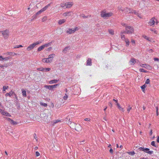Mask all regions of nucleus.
<instances>
[{"label":"nucleus","instance_id":"1","mask_svg":"<svg viewBox=\"0 0 159 159\" xmlns=\"http://www.w3.org/2000/svg\"><path fill=\"white\" fill-rule=\"evenodd\" d=\"M125 30L121 31L120 32L121 34H130L133 33L134 32V29L133 27L125 25Z\"/></svg>","mask_w":159,"mask_h":159},{"label":"nucleus","instance_id":"2","mask_svg":"<svg viewBox=\"0 0 159 159\" xmlns=\"http://www.w3.org/2000/svg\"><path fill=\"white\" fill-rule=\"evenodd\" d=\"M101 16L104 18L108 17L112 15V13L110 12L107 13L105 10H103L101 12Z\"/></svg>","mask_w":159,"mask_h":159},{"label":"nucleus","instance_id":"3","mask_svg":"<svg viewBox=\"0 0 159 159\" xmlns=\"http://www.w3.org/2000/svg\"><path fill=\"white\" fill-rule=\"evenodd\" d=\"M139 149L140 151H143L150 155L152 154L153 152L152 151H150V149L147 148H144L143 147H140L139 148Z\"/></svg>","mask_w":159,"mask_h":159},{"label":"nucleus","instance_id":"4","mask_svg":"<svg viewBox=\"0 0 159 159\" xmlns=\"http://www.w3.org/2000/svg\"><path fill=\"white\" fill-rule=\"evenodd\" d=\"M41 42L38 41L36 43H33L32 44L30 45L29 46H28L27 47V50L28 51H30V50H31L32 49H33L36 45L39 44Z\"/></svg>","mask_w":159,"mask_h":159},{"label":"nucleus","instance_id":"5","mask_svg":"<svg viewBox=\"0 0 159 159\" xmlns=\"http://www.w3.org/2000/svg\"><path fill=\"white\" fill-rule=\"evenodd\" d=\"M2 34L3 35L4 38L5 39L7 38L8 36H9V30H6L4 31H2Z\"/></svg>","mask_w":159,"mask_h":159},{"label":"nucleus","instance_id":"6","mask_svg":"<svg viewBox=\"0 0 159 159\" xmlns=\"http://www.w3.org/2000/svg\"><path fill=\"white\" fill-rule=\"evenodd\" d=\"M76 30V29H69L67 31L66 33L69 34H71L74 33Z\"/></svg>","mask_w":159,"mask_h":159},{"label":"nucleus","instance_id":"7","mask_svg":"<svg viewBox=\"0 0 159 159\" xmlns=\"http://www.w3.org/2000/svg\"><path fill=\"white\" fill-rule=\"evenodd\" d=\"M92 60L91 58H89L87 61L86 65L87 66L92 65Z\"/></svg>","mask_w":159,"mask_h":159},{"label":"nucleus","instance_id":"8","mask_svg":"<svg viewBox=\"0 0 159 159\" xmlns=\"http://www.w3.org/2000/svg\"><path fill=\"white\" fill-rule=\"evenodd\" d=\"M155 18L153 17L152 18L151 20L150 21L148 22V24L151 25H154L155 21L154 20Z\"/></svg>","mask_w":159,"mask_h":159},{"label":"nucleus","instance_id":"9","mask_svg":"<svg viewBox=\"0 0 159 159\" xmlns=\"http://www.w3.org/2000/svg\"><path fill=\"white\" fill-rule=\"evenodd\" d=\"M121 10L122 11H125L128 13H131V9L127 7H126L124 8L123 10Z\"/></svg>","mask_w":159,"mask_h":159},{"label":"nucleus","instance_id":"10","mask_svg":"<svg viewBox=\"0 0 159 159\" xmlns=\"http://www.w3.org/2000/svg\"><path fill=\"white\" fill-rule=\"evenodd\" d=\"M73 5V3L72 2H67L66 3V8H70Z\"/></svg>","mask_w":159,"mask_h":159},{"label":"nucleus","instance_id":"11","mask_svg":"<svg viewBox=\"0 0 159 159\" xmlns=\"http://www.w3.org/2000/svg\"><path fill=\"white\" fill-rule=\"evenodd\" d=\"M2 111V113L3 115L6 116H11V115L7 112L3 110H1Z\"/></svg>","mask_w":159,"mask_h":159},{"label":"nucleus","instance_id":"12","mask_svg":"<svg viewBox=\"0 0 159 159\" xmlns=\"http://www.w3.org/2000/svg\"><path fill=\"white\" fill-rule=\"evenodd\" d=\"M15 94V95L16 96V98H17L16 97V95L15 94V93L13 91H11V92H9V93H6L5 94V95H6V96H9L10 97H11V96L12 95V94Z\"/></svg>","mask_w":159,"mask_h":159},{"label":"nucleus","instance_id":"13","mask_svg":"<svg viewBox=\"0 0 159 159\" xmlns=\"http://www.w3.org/2000/svg\"><path fill=\"white\" fill-rule=\"evenodd\" d=\"M141 66L143 67H144L147 69H149L151 68V66L146 64H142L141 65Z\"/></svg>","mask_w":159,"mask_h":159},{"label":"nucleus","instance_id":"14","mask_svg":"<svg viewBox=\"0 0 159 159\" xmlns=\"http://www.w3.org/2000/svg\"><path fill=\"white\" fill-rule=\"evenodd\" d=\"M72 13L71 12H67L64 13L63 14V16H70L71 15Z\"/></svg>","mask_w":159,"mask_h":159},{"label":"nucleus","instance_id":"15","mask_svg":"<svg viewBox=\"0 0 159 159\" xmlns=\"http://www.w3.org/2000/svg\"><path fill=\"white\" fill-rule=\"evenodd\" d=\"M70 49V47L67 46L65 47L63 50V52L65 53H66L67 51L68 50Z\"/></svg>","mask_w":159,"mask_h":159},{"label":"nucleus","instance_id":"16","mask_svg":"<svg viewBox=\"0 0 159 159\" xmlns=\"http://www.w3.org/2000/svg\"><path fill=\"white\" fill-rule=\"evenodd\" d=\"M59 80H50L49 81V83L50 84H52L54 83H56Z\"/></svg>","mask_w":159,"mask_h":159},{"label":"nucleus","instance_id":"17","mask_svg":"<svg viewBox=\"0 0 159 159\" xmlns=\"http://www.w3.org/2000/svg\"><path fill=\"white\" fill-rule=\"evenodd\" d=\"M50 4H49L47 5L44 7L41 10L42 12L45 11L47 9V8L50 6Z\"/></svg>","mask_w":159,"mask_h":159},{"label":"nucleus","instance_id":"18","mask_svg":"<svg viewBox=\"0 0 159 159\" xmlns=\"http://www.w3.org/2000/svg\"><path fill=\"white\" fill-rule=\"evenodd\" d=\"M55 56V55L54 54H52L48 56V59H50V60H52V61L53 58Z\"/></svg>","mask_w":159,"mask_h":159},{"label":"nucleus","instance_id":"19","mask_svg":"<svg viewBox=\"0 0 159 159\" xmlns=\"http://www.w3.org/2000/svg\"><path fill=\"white\" fill-rule=\"evenodd\" d=\"M66 20L64 19L59 20L58 21V24L59 25H61L66 22Z\"/></svg>","mask_w":159,"mask_h":159},{"label":"nucleus","instance_id":"20","mask_svg":"<svg viewBox=\"0 0 159 159\" xmlns=\"http://www.w3.org/2000/svg\"><path fill=\"white\" fill-rule=\"evenodd\" d=\"M136 59L135 58H131L130 61V62H131V64H134L136 62Z\"/></svg>","mask_w":159,"mask_h":159},{"label":"nucleus","instance_id":"21","mask_svg":"<svg viewBox=\"0 0 159 159\" xmlns=\"http://www.w3.org/2000/svg\"><path fill=\"white\" fill-rule=\"evenodd\" d=\"M8 66V65L7 64H4L3 65L0 64V67L4 69V67H7Z\"/></svg>","mask_w":159,"mask_h":159},{"label":"nucleus","instance_id":"22","mask_svg":"<svg viewBox=\"0 0 159 159\" xmlns=\"http://www.w3.org/2000/svg\"><path fill=\"white\" fill-rule=\"evenodd\" d=\"M125 42L126 43V46L128 47L129 44V39H126L125 40Z\"/></svg>","mask_w":159,"mask_h":159},{"label":"nucleus","instance_id":"23","mask_svg":"<svg viewBox=\"0 0 159 159\" xmlns=\"http://www.w3.org/2000/svg\"><path fill=\"white\" fill-rule=\"evenodd\" d=\"M21 90L22 91V95L24 97H26V92L23 89H22Z\"/></svg>","mask_w":159,"mask_h":159},{"label":"nucleus","instance_id":"24","mask_svg":"<svg viewBox=\"0 0 159 159\" xmlns=\"http://www.w3.org/2000/svg\"><path fill=\"white\" fill-rule=\"evenodd\" d=\"M51 85H45L44 87L46 89L51 90L52 89V87H51Z\"/></svg>","mask_w":159,"mask_h":159},{"label":"nucleus","instance_id":"25","mask_svg":"<svg viewBox=\"0 0 159 159\" xmlns=\"http://www.w3.org/2000/svg\"><path fill=\"white\" fill-rule=\"evenodd\" d=\"M44 48V47L43 45L41 46L38 48L37 51L38 52H39L42 50Z\"/></svg>","mask_w":159,"mask_h":159},{"label":"nucleus","instance_id":"26","mask_svg":"<svg viewBox=\"0 0 159 159\" xmlns=\"http://www.w3.org/2000/svg\"><path fill=\"white\" fill-rule=\"evenodd\" d=\"M80 16L81 17H83L84 18H88L89 17H90L91 16L88 15L87 16H85L83 14H82L80 15Z\"/></svg>","mask_w":159,"mask_h":159},{"label":"nucleus","instance_id":"27","mask_svg":"<svg viewBox=\"0 0 159 159\" xmlns=\"http://www.w3.org/2000/svg\"><path fill=\"white\" fill-rule=\"evenodd\" d=\"M8 54L9 55L12 56H13L14 55H17V54H16V53H15L12 52H8Z\"/></svg>","mask_w":159,"mask_h":159},{"label":"nucleus","instance_id":"28","mask_svg":"<svg viewBox=\"0 0 159 159\" xmlns=\"http://www.w3.org/2000/svg\"><path fill=\"white\" fill-rule=\"evenodd\" d=\"M121 39L123 41H125L126 39L124 35L121 34L120 35Z\"/></svg>","mask_w":159,"mask_h":159},{"label":"nucleus","instance_id":"29","mask_svg":"<svg viewBox=\"0 0 159 159\" xmlns=\"http://www.w3.org/2000/svg\"><path fill=\"white\" fill-rule=\"evenodd\" d=\"M51 43H52V42H51L49 43H48L45 44L44 45H43L44 48L45 47H47L49 46H50L51 45Z\"/></svg>","mask_w":159,"mask_h":159},{"label":"nucleus","instance_id":"30","mask_svg":"<svg viewBox=\"0 0 159 159\" xmlns=\"http://www.w3.org/2000/svg\"><path fill=\"white\" fill-rule=\"evenodd\" d=\"M11 124H13V125H17L18 124V123L17 122L13 121L12 120L11 121Z\"/></svg>","mask_w":159,"mask_h":159},{"label":"nucleus","instance_id":"31","mask_svg":"<svg viewBox=\"0 0 159 159\" xmlns=\"http://www.w3.org/2000/svg\"><path fill=\"white\" fill-rule=\"evenodd\" d=\"M128 153L129 155H130L131 156H133V155H134L135 154V153L134 152V151H132V152H128Z\"/></svg>","mask_w":159,"mask_h":159},{"label":"nucleus","instance_id":"32","mask_svg":"<svg viewBox=\"0 0 159 159\" xmlns=\"http://www.w3.org/2000/svg\"><path fill=\"white\" fill-rule=\"evenodd\" d=\"M38 70L41 71L42 72H44V68L43 67L39 68L37 69Z\"/></svg>","mask_w":159,"mask_h":159},{"label":"nucleus","instance_id":"33","mask_svg":"<svg viewBox=\"0 0 159 159\" xmlns=\"http://www.w3.org/2000/svg\"><path fill=\"white\" fill-rule=\"evenodd\" d=\"M8 86H4L3 87V91H5V90L7 89V88H8Z\"/></svg>","mask_w":159,"mask_h":159},{"label":"nucleus","instance_id":"34","mask_svg":"<svg viewBox=\"0 0 159 159\" xmlns=\"http://www.w3.org/2000/svg\"><path fill=\"white\" fill-rule=\"evenodd\" d=\"M139 70L141 72H143L144 73H146L147 72L146 70H145L143 68L140 69Z\"/></svg>","mask_w":159,"mask_h":159},{"label":"nucleus","instance_id":"35","mask_svg":"<svg viewBox=\"0 0 159 159\" xmlns=\"http://www.w3.org/2000/svg\"><path fill=\"white\" fill-rule=\"evenodd\" d=\"M51 69L50 68H45V69L44 68V72L49 71L51 70Z\"/></svg>","mask_w":159,"mask_h":159},{"label":"nucleus","instance_id":"36","mask_svg":"<svg viewBox=\"0 0 159 159\" xmlns=\"http://www.w3.org/2000/svg\"><path fill=\"white\" fill-rule=\"evenodd\" d=\"M146 86L145 85V84H144L141 87V89L143 90V92L144 91V89Z\"/></svg>","mask_w":159,"mask_h":159},{"label":"nucleus","instance_id":"37","mask_svg":"<svg viewBox=\"0 0 159 159\" xmlns=\"http://www.w3.org/2000/svg\"><path fill=\"white\" fill-rule=\"evenodd\" d=\"M58 85H59L58 84H54L53 85H52L51 86V87H52V89H53V88H56L57 87V86H58Z\"/></svg>","mask_w":159,"mask_h":159},{"label":"nucleus","instance_id":"38","mask_svg":"<svg viewBox=\"0 0 159 159\" xmlns=\"http://www.w3.org/2000/svg\"><path fill=\"white\" fill-rule=\"evenodd\" d=\"M66 3H65L64 4H61V7H63L64 8H66Z\"/></svg>","mask_w":159,"mask_h":159},{"label":"nucleus","instance_id":"39","mask_svg":"<svg viewBox=\"0 0 159 159\" xmlns=\"http://www.w3.org/2000/svg\"><path fill=\"white\" fill-rule=\"evenodd\" d=\"M41 105L45 107H46L47 106V104L46 103H43V102H41V103H40Z\"/></svg>","mask_w":159,"mask_h":159},{"label":"nucleus","instance_id":"40","mask_svg":"<svg viewBox=\"0 0 159 159\" xmlns=\"http://www.w3.org/2000/svg\"><path fill=\"white\" fill-rule=\"evenodd\" d=\"M68 96L66 94H65V95L63 97V99L64 100H66L67 99Z\"/></svg>","mask_w":159,"mask_h":159},{"label":"nucleus","instance_id":"41","mask_svg":"<svg viewBox=\"0 0 159 159\" xmlns=\"http://www.w3.org/2000/svg\"><path fill=\"white\" fill-rule=\"evenodd\" d=\"M23 47V46L22 45H16V46H15V47H14V48H19L20 47Z\"/></svg>","mask_w":159,"mask_h":159},{"label":"nucleus","instance_id":"42","mask_svg":"<svg viewBox=\"0 0 159 159\" xmlns=\"http://www.w3.org/2000/svg\"><path fill=\"white\" fill-rule=\"evenodd\" d=\"M151 145L153 146L156 147L155 144V142L153 141L151 143Z\"/></svg>","mask_w":159,"mask_h":159},{"label":"nucleus","instance_id":"43","mask_svg":"<svg viewBox=\"0 0 159 159\" xmlns=\"http://www.w3.org/2000/svg\"><path fill=\"white\" fill-rule=\"evenodd\" d=\"M109 32L110 34H114V31L112 30H109Z\"/></svg>","mask_w":159,"mask_h":159},{"label":"nucleus","instance_id":"44","mask_svg":"<svg viewBox=\"0 0 159 159\" xmlns=\"http://www.w3.org/2000/svg\"><path fill=\"white\" fill-rule=\"evenodd\" d=\"M34 139H35L36 140V141H37L38 139L37 138V137L36 136V134L34 133Z\"/></svg>","mask_w":159,"mask_h":159},{"label":"nucleus","instance_id":"45","mask_svg":"<svg viewBox=\"0 0 159 159\" xmlns=\"http://www.w3.org/2000/svg\"><path fill=\"white\" fill-rule=\"evenodd\" d=\"M42 61L43 62H47V59L46 58H44L42 60Z\"/></svg>","mask_w":159,"mask_h":159},{"label":"nucleus","instance_id":"46","mask_svg":"<svg viewBox=\"0 0 159 159\" xmlns=\"http://www.w3.org/2000/svg\"><path fill=\"white\" fill-rule=\"evenodd\" d=\"M150 82V80L149 79H147L145 82V84H148Z\"/></svg>","mask_w":159,"mask_h":159},{"label":"nucleus","instance_id":"47","mask_svg":"<svg viewBox=\"0 0 159 159\" xmlns=\"http://www.w3.org/2000/svg\"><path fill=\"white\" fill-rule=\"evenodd\" d=\"M42 11L41 10H40V11H38V12H37L36 13V15H39V14H40L41 13H42Z\"/></svg>","mask_w":159,"mask_h":159},{"label":"nucleus","instance_id":"48","mask_svg":"<svg viewBox=\"0 0 159 159\" xmlns=\"http://www.w3.org/2000/svg\"><path fill=\"white\" fill-rule=\"evenodd\" d=\"M0 61H4V58L2 56H0Z\"/></svg>","mask_w":159,"mask_h":159},{"label":"nucleus","instance_id":"49","mask_svg":"<svg viewBox=\"0 0 159 159\" xmlns=\"http://www.w3.org/2000/svg\"><path fill=\"white\" fill-rule=\"evenodd\" d=\"M35 155L36 157H38L40 155V153L38 152H35Z\"/></svg>","mask_w":159,"mask_h":159},{"label":"nucleus","instance_id":"50","mask_svg":"<svg viewBox=\"0 0 159 159\" xmlns=\"http://www.w3.org/2000/svg\"><path fill=\"white\" fill-rule=\"evenodd\" d=\"M10 58H11V57H6L4 58V61H6L8 59H10Z\"/></svg>","mask_w":159,"mask_h":159},{"label":"nucleus","instance_id":"51","mask_svg":"<svg viewBox=\"0 0 159 159\" xmlns=\"http://www.w3.org/2000/svg\"><path fill=\"white\" fill-rule=\"evenodd\" d=\"M47 59V63H48V62H51L52 61V60H50V59H48V58H46Z\"/></svg>","mask_w":159,"mask_h":159},{"label":"nucleus","instance_id":"52","mask_svg":"<svg viewBox=\"0 0 159 159\" xmlns=\"http://www.w3.org/2000/svg\"><path fill=\"white\" fill-rule=\"evenodd\" d=\"M154 61H159V59L157 58H154Z\"/></svg>","mask_w":159,"mask_h":159},{"label":"nucleus","instance_id":"53","mask_svg":"<svg viewBox=\"0 0 159 159\" xmlns=\"http://www.w3.org/2000/svg\"><path fill=\"white\" fill-rule=\"evenodd\" d=\"M129 108L127 109V111L129 112L130 110L132 108L131 107H130L129 106Z\"/></svg>","mask_w":159,"mask_h":159},{"label":"nucleus","instance_id":"54","mask_svg":"<svg viewBox=\"0 0 159 159\" xmlns=\"http://www.w3.org/2000/svg\"><path fill=\"white\" fill-rule=\"evenodd\" d=\"M84 120L86 121H90V119L89 118H86Z\"/></svg>","mask_w":159,"mask_h":159},{"label":"nucleus","instance_id":"55","mask_svg":"<svg viewBox=\"0 0 159 159\" xmlns=\"http://www.w3.org/2000/svg\"><path fill=\"white\" fill-rule=\"evenodd\" d=\"M60 121V120H56L55 121V122H54V124H56V123H57L58 122H59Z\"/></svg>","mask_w":159,"mask_h":159},{"label":"nucleus","instance_id":"56","mask_svg":"<svg viewBox=\"0 0 159 159\" xmlns=\"http://www.w3.org/2000/svg\"><path fill=\"white\" fill-rule=\"evenodd\" d=\"M118 108L119 109V110H121L123 111H124L123 108H122L121 107H119Z\"/></svg>","mask_w":159,"mask_h":159},{"label":"nucleus","instance_id":"57","mask_svg":"<svg viewBox=\"0 0 159 159\" xmlns=\"http://www.w3.org/2000/svg\"><path fill=\"white\" fill-rule=\"evenodd\" d=\"M131 13H135V14H136V12H135V11L134 10H133L132 9H131Z\"/></svg>","mask_w":159,"mask_h":159},{"label":"nucleus","instance_id":"58","mask_svg":"<svg viewBox=\"0 0 159 159\" xmlns=\"http://www.w3.org/2000/svg\"><path fill=\"white\" fill-rule=\"evenodd\" d=\"M109 152L111 153H113V150L111 149V148L110 149V150H109Z\"/></svg>","mask_w":159,"mask_h":159},{"label":"nucleus","instance_id":"59","mask_svg":"<svg viewBox=\"0 0 159 159\" xmlns=\"http://www.w3.org/2000/svg\"><path fill=\"white\" fill-rule=\"evenodd\" d=\"M7 120L9 121L10 122H11V121L12 120V119H11V118H7Z\"/></svg>","mask_w":159,"mask_h":159},{"label":"nucleus","instance_id":"60","mask_svg":"<svg viewBox=\"0 0 159 159\" xmlns=\"http://www.w3.org/2000/svg\"><path fill=\"white\" fill-rule=\"evenodd\" d=\"M108 105L109 106H110L111 107H112V104L111 102H110L109 103Z\"/></svg>","mask_w":159,"mask_h":159},{"label":"nucleus","instance_id":"61","mask_svg":"<svg viewBox=\"0 0 159 159\" xmlns=\"http://www.w3.org/2000/svg\"><path fill=\"white\" fill-rule=\"evenodd\" d=\"M156 109H157V111H156L157 115V116H158V107H156Z\"/></svg>","mask_w":159,"mask_h":159},{"label":"nucleus","instance_id":"62","mask_svg":"<svg viewBox=\"0 0 159 159\" xmlns=\"http://www.w3.org/2000/svg\"><path fill=\"white\" fill-rule=\"evenodd\" d=\"M116 105H117V107L119 108V107H120V104L117 103V104H116Z\"/></svg>","mask_w":159,"mask_h":159},{"label":"nucleus","instance_id":"63","mask_svg":"<svg viewBox=\"0 0 159 159\" xmlns=\"http://www.w3.org/2000/svg\"><path fill=\"white\" fill-rule=\"evenodd\" d=\"M116 105H117V107L119 108V107H120V104L117 103V104H116Z\"/></svg>","mask_w":159,"mask_h":159},{"label":"nucleus","instance_id":"64","mask_svg":"<svg viewBox=\"0 0 159 159\" xmlns=\"http://www.w3.org/2000/svg\"><path fill=\"white\" fill-rule=\"evenodd\" d=\"M157 142L159 143V136L158 137L157 139Z\"/></svg>","mask_w":159,"mask_h":159}]
</instances>
